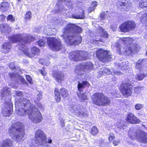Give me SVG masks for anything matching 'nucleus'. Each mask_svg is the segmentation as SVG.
Here are the masks:
<instances>
[{
    "label": "nucleus",
    "instance_id": "nucleus-29",
    "mask_svg": "<svg viewBox=\"0 0 147 147\" xmlns=\"http://www.w3.org/2000/svg\"><path fill=\"white\" fill-rule=\"evenodd\" d=\"M98 31H99L100 33H99L100 35L105 38L108 37L107 33L105 31L104 29L101 27L99 28Z\"/></svg>",
    "mask_w": 147,
    "mask_h": 147
},
{
    "label": "nucleus",
    "instance_id": "nucleus-27",
    "mask_svg": "<svg viewBox=\"0 0 147 147\" xmlns=\"http://www.w3.org/2000/svg\"><path fill=\"white\" fill-rule=\"evenodd\" d=\"M125 62H123L122 63H115V66H117L118 68L121 69H127L128 68L127 66L125 65Z\"/></svg>",
    "mask_w": 147,
    "mask_h": 147
},
{
    "label": "nucleus",
    "instance_id": "nucleus-34",
    "mask_svg": "<svg viewBox=\"0 0 147 147\" xmlns=\"http://www.w3.org/2000/svg\"><path fill=\"white\" fill-rule=\"evenodd\" d=\"M139 5L142 8L147 7V0H141Z\"/></svg>",
    "mask_w": 147,
    "mask_h": 147
},
{
    "label": "nucleus",
    "instance_id": "nucleus-48",
    "mask_svg": "<svg viewBox=\"0 0 147 147\" xmlns=\"http://www.w3.org/2000/svg\"><path fill=\"white\" fill-rule=\"evenodd\" d=\"M119 143L120 140H114L112 141L113 144L115 146L118 145Z\"/></svg>",
    "mask_w": 147,
    "mask_h": 147
},
{
    "label": "nucleus",
    "instance_id": "nucleus-6",
    "mask_svg": "<svg viewBox=\"0 0 147 147\" xmlns=\"http://www.w3.org/2000/svg\"><path fill=\"white\" fill-rule=\"evenodd\" d=\"M93 67V64L90 62H86L77 65L74 71L77 75V78L80 80L84 78V73L90 71Z\"/></svg>",
    "mask_w": 147,
    "mask_h": 147
},
{
    "label": "nucleus",
    "instance_id": "nucleus-46",
    "mask_svg": "<svg viewBox=\"0 0 147 147\" xmlns=\"http://www.w3.org/2000/svg\"><path fill=\"white\" fill-rule=\"evenodd\" d=\"M15 93L16 95L20 97H22L23 96V93L22 92L18 91H15Z\"/></svg>",
    "mask_w": 147,
    "mask_h": 147
},
{
    "label": "nucleus",
    "instance_id": "nucleus-26",
    "mask_svg": "<svg viewBox=\"0 0 147 147\" xmlns=\"http://www.w3.org/2000/svg\"><path fill=\"white\" fill-rule=\"evenodd\" d=\"M77 95L81 101H83L87 99V96L86 94L81 93L80 92L77 93Z\"/></svg>",
    "mask_w": 147,
    "mask_h": 147
},
{
    "label": "nucleus",
    "instance_id": "nucleus-51",
    "mask_svg": "<svg viewBox=\"0 0 147 147\" xmlns=\"http://www.w3.org/2000/svg\"><path fill=\"white\" fill-rule=\"evenodd\" d=\"M8 28H9V29H8L9 28H4V29L3 30V33L5 32V33H9L11 32V28L9 27V25H8Z\"/></svg>",
    "mask_w": 147,
    "mask_h": 147
},
{
    "label": "nucleus",
    "instance_id": "nucleus-2",
    "mask_svg": "<svg viewBox=\"0 0 147 147\" xmlns=\"http://www.w3.org/2000/svg\"><path fill=\"white\" fill-rule=\"evenodd\" d=\"M82 28L72 24H68L63 30L64 41L68 45H78L82 41L79 34L82 32Z\"/></svg>",
    "mask_w": 147,
    "mask_h": 147
},
{
    "label": "nucleus",
    "instance_id": "nucleus-17",
    "mask_svg": "<svg viewBox=\"0 0 147 147\" xmlns=\"http://www.w3.org/2000/svg\"><path fill=\"white\" fill-rule=\"evenodd\" d=\"M53 76L55 80L59 83H61L64 79V75L61 71H55L53 73Z\"/></svg>",
    "mask_w": 147,
    "mask_h": 147
},
{
    "label": "nucleus",
    "instance_id": "nucleus-38",
    "mask_svg": "<svg viewBox=\"0 0 147 147\" xmlns=\"http://www.w3.org/2000/svg\"><path fill=\"white\" fill-rule=\"evenodd\" d=\"M143 59H140L136 63L135 68L137 69L140 68L141 67L142 64L143 62Z\"/></svg>",
    "mask_w": 147,
    "mask_h": 147
},
{
    "label": "nucleus",
    "instance_id": "nucleus-25",
    "mask_svg": "<svg viewBox=\"0 0 147 147\" xmlns=\"http://www.w3.org/2000/svg\"><path fill=\"white\" fill-rule=\"evenodd\" d=\"M55 94L56 102H60L61 100V96L57 88L55 90Z\"/></svg>",
    "mask_w": 147,
    "mask_h": 147
},
{
    "label": "nucleus",
    "instance_id": "nucleus-37",
    "mask_svg": "<svg viewBox=\"0 0 147 147\" xmlns=\"http://www.w3.org/2000/svg\"><path fill=\"white\" fill-rule=\"evenodd\" d=\"M146 75L144 74H140L136 75V78L138 79V80H142L145 77H146Z\"/></svg>",
    "mask_w": 147,
    "mask_h": 147
},
{
    "label": "nucleus",
    "instance_id": "nucleus-54",
    "mask_svg": "<svg viewBox=\"0 0 147 147\" xmlns=\"http://www.w3.org/2000/svg\"><path fill=\"white\" fill-rule=\"evenodd\" d=\"M51 28H49L48 29V31H49V32H47L46 31H45V30H44V32L45 33V34L46 35H51V33H50V31H51Z\"/></svg>",
    "mask_w": 147,
    "mask_h": 147
},
{
    "label": "nucleus",
    "instance_id": "nucleus-7",
    "mask_svg": "<svg viewBox=\"0 0 147 147\" xmlns=\"http://www.w3.org/2000/svg\"><path fill=\"white\" fill-rule=\"evenodd\" d=\"M92 99L93 103L98 106H104L109 104L110 100L102 94L97 93L93 94Z\"/></svg>",
    "mask_w": 147,
    "mask_h": 147
},
{
    "label": "nucleus",
    "instance_id": "nucleus-44",
    "mask_svg": "<svg viewBox=\"0 0 147 147\" xmlns=\"http://www.w3.org/2000/svg\"><path fill=\"white\" fill-rule=\"evenodd\" d=\"M37 43L39 46L41 47L44 46L45 44V42L43 40L40 39Z\"/></svg>",
    "mask_w": 147,
    "mask_h": 147
},
{
    "label": "nucleus",
    "instance_id": "nucleus-31",
    "mask_svg": "<svg viewBox=\"0 0 147 147\" xmlns=\"http://www.w3.org/2000/svg\"><path fill=\"white\" fill-rule=\"evenodd\" d=\"M9 75L10 78L11 79H13L14 78L15 79V78L17 79V77H18L21 80V81L22 82H23L24 80V79L22 78L21 77L19 76L18 75L15 74L14 73H9Z\"/></svg>",
    "mask_w": 147,
    "mask_h": 147
},
{
    "label": "nucleus",
    "instance_id": "nucleus-53",
    "mask_svg": "<svg viewBox=\"0 0 147 147\" xmlns=\"http://www.w3.org/2000/svg\"><path fill=\"white\" fill-rule=\"evenodd\" d=\"M128 121L131 122V123H137L140 122V120H127Z\"/></svg>",
    "mask_w": 147,
    "mask_h": 147
},
{
    "label": "nucleus",
    "instance_id": "nucleus-40",
    "mask_svg": "<svg viewBox=\"0 0 147 147\" xmlns=\"http://www.w3.org/2000/svg\"><path fill=\"white\" fill-rule=\"evenodd\" d=\"M10 142V140H6L3 141L2 147H9V143Z\"/></svg>",
    "mask_w": 147,
    "mask_h": 147
},
{
    "label": "nucleus",
    "instance_id": "nucleus-45",
    "mask_svg": "<svg viewBox=\"0 0 147 147\" xmlns=\"http://www.w3.org/2000/svg\"><path fill=\"white\" fill-rule=\"evenodd\" d=\"M7 19L8 21L10 20L11 22H13L15 21V18L11 15H9L7 18Z\"/></svg>",
    "mask_w": 147,
    "mask_h": 147
},
{
    "label": "nucleus",
    "instance_id": "nucleus-55",
    "mask_svg": "<svg viewBox=\"0 0 147 147\" xmlns=\"http://www.w3.org/2000/svg\"><path fill=\"white\" fill-rule=\"evenodd\" d=\"M34 102L35 104H36L38 107L40 108H42L43 107L42 105L39 102H37L35 100H34Z\"/></svg>",
    "mask_w": 147,
    "mask_h": 147
},
{
    "label": "nucleus",
    "instance_id": "nucleus-61",
    "mask_svg": "<svg viewBox=\"0 0 147 147\" xmlns=\"http://www.w3.org/2000/svg\"><path fill=\"white\" fill-rule=\"evenodd\" d=\"M17 0V4L18 5H20V3L21 1L22 0Z\"/></svg>",
    "mask_w": 147,
    "mask_h": 147
},
{
    "label": "nucleus",
    "instance_id": "nucleus-12",
    "mask_svg": "<svg viewBox=\"0 0 147 147\" xmlns=\"http://www.w3.org/2000/svg\"><path fill=\"white\" fill-rule=\"evenodd\" d=\"M80 105H72L69 108L70 111L73 114L76 115L78 117L80 116L84 117L88 116V113L87 111L84 112L82 111H80Z\"/></svg>",
    "mask_w": 147,
    "mask_h": 147
},
{
    "label": "nucleus",
    "instance_id": "nucleus-5",
    "mask_svg": "<svg viewBox=\"0 0 147 147\" xmlns=\"http://www.w3.org/2000/svg\"><path fill=\"white\" fill-rule=\"evenodd\" d=\"M23 125L20 122L13 124L9 129L8 132L10 136L14 135L17 140H21L25 134Z\"/></svg>",
    "mask_w": 147,
    "mask_h": 147
},
{
    "label": "nucleus",
    "instance_id": "nucleus-3",
    "mask_svg": "<svg viewBox=\"0 0 147 147\" xmlns=\"http://www.w3.org/2000/svg\"><path fill=\"white\" fill-rule=\"evenodd\" d=\"M34 37L31 36L29 34H17L12 35L9 37V39L13 42H19L20 46V49L28 57H31L35 54H38L40 51V50L36 47H33L31 49V53L26 46V45L30 43L34 40Z\"/></svg>",
    "mask_w": 147,
    "mask_h": 147
},
{
    "label": "nucleus",
    "instance_id": "nucleus-4",
    "mask_svg": "<svg viewBox=\"0 0 147 147\" xmlns=\"http://www.w3.org/2000/svg\"><path fill=\"white\" fill-rule=\"evenodd\" d=\"M10 88L5 87L1 92L2 99L5 101L4 107L2 109V113L4 117L9 116L12 113L13 105L10 99Z\"/></svg>",
    "mask_w": 147,
    "mask_h": 147
},
{
    "label": "nucleus",
    "instance_id": "nucleus-39",
    "mask_svg": "<svg viewBox=\"0 0 147 147\" xmlns=\"http://www.w3.org/2000/svg\"><path fill=\"white\" fill-rule=\"evenodd\" d=\"M126 119H136V117L134 114L129 113L127 115Z\"/></svg>",
    "mask_w": 147,
    "mask_h": 147
},
{
    "label": "nucleus",
    "instance_id": "nucleus-20",
    "mask_svg": "<svg viewBox=\"0 0 147 147\" xmlns=\"http://www.w3.org/2000/svg\"><path fill=\"white\" fill-rule=\"evenodd\" d=\"M9 4L7 2H3L1 3L0 6V11L2 12L7 11L9 7Z\"/></svg>",
    "mask_w": 147,
    "mask_h": 147
},
{
    "label": "nucleus",
    "instance_id": "nucleus-19",
    "mask_svg": "<svg viewBox=\"0 0 147 147\" xmlns=\"http://www.w3.org/2000/svg\"><path fill=\"white\" fill-rule=\"evenodd\" d=\"M137 18H139L140 21L143 23H147V11L145 10L138 13L137 15Z\"/></svg>",
    "mask_w": 147,
    "mask_h": 147
},
{
    "label": "nucleus",
    "instance_id": "nucleus-36",
    "mask_svg": "<svg viewBox=\"0 0 147 147\" xmlns=\"http://www.w3.org/2000/svg\"><path fill=\"white\" fill-rule=\"evenodd\" d=\"M92 6L89 7L88 10L90 13L94 10L96 8V7L97 5V3L96 1L93 2L91 5Z\"/></svg>",
    "mask_w": 147,
    "mask_h": 147
},
{
    "label": "nucleus",
    "instance_id": "nucleus-1",
    "mask_svg": "<svg viewBox=\"0 0 147 147\" xmlns=\"http://www.w3.org/2000/svg\"><path fill=\"white\" fill-rule=\"evenodd\" d=\"M17 114L20 116L28 114L30 119H41L42 115L35 105H32L28 100L20 99L15 103Z\"/></svg>",
    "mask_w": 147,
    "mask_h": 147
},
{
    "label": "nucleus",
    "instance_id": "nucleus-28",
    "mask_svg": "<svg viewBox=\"0 0 147 147\" xmlns=\"http://www.w3.org/2000/svg\"><path fill=\"white\" fill-rule=\"evenodd\" d=\"M111 73V71L109 69L107 68H105L102 69L99 71L98 73L102 75V74H110Z\"/></svg>",
    "mask_w": 147,
    "mask_h": 147
},
{
    "label": "nucleus",
    "instance_id": "nucleus-50",
    "mask_svg": "<svg viewBox=\"0 0 147 147\" xmlns=\"http://www.w3.org/2000/svg\"><path fill=\"white\" fill-rule=\"evenodd\" d=\"M108 12V11H107L106 12H102L100 14V17L101 18V19L102 20L104 18V17L105 16L106 14V13Z\"/></svg>",
    "mask_w": 147,
    "mask_h": 147
},
{
    "label": "nucleus",
    "instance_id": "nucleus-11",
    "mask_svg": "<svg viewBox=\"0 0 147 147\" xmlns=\"http://www.w3.org/2000/svg\"><path fill=\"white\" fill-rule=\"evenodd\" d=\"M136 26V24L134 21H128L123 23L120 27V29L122 32H128L134 30Z\"/></svg>",
    "mask_w": 147,
    "mask_h": 147
},
{
    "label": "nucleus",
    "instance_id": "nucleus-18",
    "mask_svg": "<svg viewBox=\"0 0 147 147\" xmlns=\"http://www.w3.org/2000/svg\"><path fill=\"white\" fill-rule=\"evenodd\" d=\"M138 141L143 143H147V133L143 131H139Z\"/></svg>",
    "mask_w": 147,
    "mask_h": 147
},
{
    "label": "nucleus",
    "instance_id": "nucleus-52",
    "mask_svg": "<svg viewBox=\"0 0 147 147\" xmlns=\"http://www.w3.org/2000/svg\"><path fill=\"white\" fill-rule=\"evenodd\" d=\"M9 68L11 69H13L15 68L14 63L11 62L9 64Z\"/></svg>",
    "mask_w": 147,
    "mask_h": 147
},
{
    "label": "nucleus",
    "instance_id": "nucleus-63",
    "mask_svg": "<svg viewBox=\"0 0 147 147\" xmlns=\"http://www.w3.org/2000/svg\"><path fill=\"white\" fill-rule=\"evenodd\" d=\"M16 84H17V86L15 87L14 88H17V87L18 86V83H17Z\"/></svg>",
    "mask_w": 147,
    "mask_h": 147
},
{
    "label": "nucleus",
    "instance_id": "nucleus-21",
    "mask_svg": "<svg viewBox=\"0 0 147 147\" xmlns=\"http://www.w3.org/2000/svg\"><path fill=\"white\" fill-rule=\"evenodd\" d=\"M89 85L88 83L85 81H83L82 83L78 82V90L79 91H82L83 89L85 87H88Z\"/></svg>",
    "mask_w": 147,
    "mask_h": 147
},
{
    "label": "nucleus",
    "instance_id": "nucleus-8",
    "mask_svg": "<svg viewBox=\"0 0 147 147\" xmlns=\"http://www.w3.org/2000/svg\"><path fill=\"white\" fill-rule=\"evenodd\" d=\"M69 58L71 60L75 61L80 60H86L88 58L87 52L82 51H74L69 53Z\"/></svg>",
    "mask_w": 147,
    "mask_h": 147
},
{
    "label": "nucleus",
    "instance_id": "nucleus-15",
    "mask_svg": "<svg viewBox=\"0 0 147 147\" xmlns=\"http://www.w3.org/2000/svg\"><path fill=\"white\" fill-rule=\"evenodd\" d=\"M140 48V47L138 45L133 43L132 45L127 46L125 50V54L129 55L131 54L135 51H137Z\"/></svg>",
    "mask_w": 147,
    "mask_h": 147
},
{
    "label": "nucleus",
    "instance_id": "nucleus-57",
    "mask_svg": "<svg viewBox=\"0 0 147 147\" xmlns=\"http://www.w3.org/2000/svg\"><path fill=\"white\" fill-rule=\"evenodd\" d=\"M116 47L117 48V50L119 51H120V45L119 44L117 43L115 45Z\"/></svg>",
    "mask_w": 147,
    "mask_h": 147
},
{
    "label": "nucleus",
    "instance_id": "nucleus-33",
    "mask_svg": "<svg viewBox=\"0 0 147 147\" xmlns=\"http://www.w3.org/2000/svg\"><path fill=\"white\" fill-rule=\"evenodd\" d=\"M98 132V129L97 127L95 126H93L92 128L91 129L90 131V134L93 135L95 136L97 134Z\"/></svg>",
    "mask_w": 147,
    "mask_h": 147
},
{
    "label": "nucleus",
    "instance_id": "nucleus-47",
    "mask_svg": "<svg viewBox=\"0 0 147 147\" xmlns=\"http://www.w3.org/2000/svg\"><path fill=\"white\" fill-rule=\"evenodd\" d=\"M26 78L27 80L30 84H32V78L29 75H26Z\"/></svg>",
    "mask_w": 147,
    "mask_h": 147
},
{
    "label": "nucleus",
    "instance_id": "nucleus-10",
    "mask_svg": "<svg viewBox=\"0 0 147 147\" xmlns=\"http://www.w3.org/2000/svg\"><path fill=\"white\" fill-rule=\"evenodd\" d=\"M96 55L100 61L103 62L111 60V56L109 52L101 49H98L96 51Z\"/></svg>",
    "mask_w": 147,
    "mask_h": 147
},
{
    "label": "nucleus",
    "instance_id": "nucleus-13",
    "mask_svg": "<svg viewBox=\"0 0 147 147\" xmlns=\"http://www.w3.org/2000/svg\"><path fill=\"white\" fill-rule=\"evenodd\" d=\"M36 142L40 145H42L46 141L47 137L43 132L38 129L36 132L35 134Z\"/></svg>",
    "mask_w": 147,
    "mask_h": 147
},
{
    "label": "nucleus",
    "instance_id": "nucleus-59",
    "mask_svg": "<svg viewBox=\"0 0 147 147\" xmlns=\"http://www.w3.org/2000/svg\"><path fill=\"white\" fill-rule=\"evenodd\" d=\"M93 42L94 43H95V44H96V42H98L99 41H100V40H93Z\"/></svg>",
    "mask_w": 147,
    "mask_h": 147
},
{
    "label": "nucleus",
    "instance_id": "nucleus-9",
    "mask_svg": "<svg viewBox=\"0 0 147 147\" xmlns=\"http://www.w3.org/2000/svg\"><path fill=\"white\" fill-rule=\"evenodd\" d=\"M47 42L50 48L54 51H58L62 47L59 39L55 38H49L47 39Z\"/></svg>",
    "mask_w": 147,
    "mask_h": 147
},
{
    "label": "nucleus",
    "instance_id": "nucleus-24",
    "mask_svg": "<svg viewBox=\"0 0 147 147\" xmlns=\"http://www.w3.org/2000/svg\"><path fill=\"white\" fill-rule=\"evenodd\" d=\"M60 93L62 96L64 98H67L69 95L68 90L64 88L60 89Z\"/></svg>",
    "mask_w": 147,
    "mask_h": 147
},
{
    "label": "nucleus",
    "instance_id": "nucleus-14",
    "mask_svg": "<svg viewBox=\"0 0 147 147\" xmlns=\"http://www.w3.org/2000/svg\"><path fill=\"white\" fill-rule=\"evenodd\" d=\"M132 86L128 83L122 84L121 87V92L125 97L131 96L132 94Z\"/></svg>",
    "mask_w": 147,
    "mask_h": 147
},
{
    "label": "nucleus",
    "instance_id": "nucleus-56",
    "mask_svg": "<svg viewBox=\"0 0 147 147\" xmlns=\"http://www.w3.org/2000/svg\"><path fill=\"white\" fill-rule=\"evenodd\" d=\"M39 72L43 76H45L47 75V73L46 71L44 70H39Z\"/></svg>",
    "mask_w": 147,
    "mask_h": 147
},
{
    "label": "nucleus",
    "instance_id": "nucleus-23",
    "mask_svg": "<svg viewBox=\"0 0 147 147\" xmlns=\"http://www.w3.org/2000/svg\"><path fill=\"white\" fill-rule=\"evenodd\" d=\"M11 47V44L9 42H6L4 43L3 45V52L5 53L8 52L10 51V49Z\"/></svg>",
    "mask_w": 147,
    "mask_h": 147
},
{
    "label": "nucleus",
    "instance_id": "nucleus-41",
    "mask_svg": "<svg viewBox=\"0 0 147 147\" xmlns=\"http://www.w3.org/2000/svg\"><path fill=\"white\" fill-rule=\"evenodd\" d=\"M4 28H9L8 25L7 24H2L0 25V30L3 33V30L4 29Z\"/></svg>",
    "mask_w": 147,
    "mask_h": 147
},
{
    "label": "nucleus",
    "instance_id": "nucleus-35",
    "mask_svg": "<svg viewBox=\"0 0 147 147\" xmlns=\"http://www.w3.org/2000/svg\"><path fill=\"white\" fill-rule=\"evenodd\" d=\"M35 98L36 100L40 101L42 98V93L40 91H37L36 92Z\"/></svg>",
    "mask_w": 147,
    "mask_h": 147
},
{
    "label": "nucleus",
    "instance_id": "nucleus-60",
    "mask_svg": "<svg viewBox=\"0 0 147 147\" xmlns=\"http://www.w3.org/2000/svg\"><path fill=\"white\" fill-rule=\"evenodd\" d=\"M114 73L115 74H117V75H118V74H121V73L118 71H114Z\"/></svg>",
    "mask_w": 147,
    "mask_h": 147
},
{
    "label": "nucleus",
    "instance_id": "nucleus-42",
    "mask_svg": "<svg viewBox=\"0 0 147 147\" xmlns=\"http://www.w3.org/2000/svg\"><path fill=\"white\" fill-rule=\"evenodd\" d=\"M144 107V105L140 104H137L135 106V108L137 110H140Z\"/></svg>",
    "mask_w": 147,
    "mask_h": 147
},
{
    "label": "nucleus",
    "instance_id": "nucleus-64",
    "mask_svg": "<svg viewBox=\"0 0 147 147\" xmlns=\"http://www.w3.org/2000/svg\"><path fill=\"white\" fill-rule=\"evenodd\" d=\"M138 88H135V89H134V91L136 92V90H137V89Z\"/></svg>",
    "mask_w": 147,
    "mask_h": 147
},
{
    "label": "nucleus",
    "instance_id": "nucleus-58",
    "mask_svg": "<svg viewBox=\"0 0 147 147\" xmlns=\"http://www.w3.org/2000/svg\"><path fill=\"white\" fill-rule=\"evenodd\" d=\"M45 61V60L44 59H41L39 60V61L40 63L42 65H46L45 63L44 62Z\"/></svg>",
    "mask_w": 147,
    "mask_h": 147
},
{
    "label": "nucleus",
    "instance_id": "nucleus-30",
    "mask_svg": "<svg viewBox=\"0 0 147 147\" xmlns=\"http://www.w3.org/2000/svg\"><path fill=\"white\" fill-rule=\"evenodd\" d=\"M72 16L73 18L75 19H83L84 17V11H82L81 13V14H73L72 15Z\"/></svg>",
    "mask_w": 147,
    "mask_h": 147
},
{
    "label": "nucleus",
    "instance_id": "nucleus-16",
    "mask_svg": "<svg viewBox=\"0 0 147 147\" xmlns=\"http://www.w3.org/2000/svg\"><path fill=\"white\" fill-rule=\"evenodd\" d=\"M117 6L120 8H122L125 11H128L131 9L132 5L129 0H125L124 1L119 2Z\"/></svg>",
    "mask_w": 147,
    "mask_h": 147
},
{
    "label": "nucleus",
    "instance_id": "nucleus-22",
    "mask_svg": "<svg viewBox=\"0 0 147 147\" xmlns=\"http://www.w3.org/2000/svg\"><path fill=\"white\" fill-rule=\"evenodd\" d=\"M139 131L129 132L128 134V136L132 140L136 139L138 140L139 137Z\"/></svg>",
    "mask_w": 147,
    "mask_h": 147
},
{
    "label": "nucleus",
    "instance_id": "nucleus-49",
    "mask_svg": "<svg viewBox=\"0 0 147 147\" xmlns=\"http://www.w3.org/2000/svg\"><path fill=\"white\" fill-rule=\"evenodd\" d=\"M31 13L30 11L28 12L26 14L25 16V18L26 20L29 19L31 17Z\"/></svg>",
    "mask_w": 147,
    "mask_h": 147
},
{
    "label": "nucleus",
    "instance_id": "nucleus-32",
    "mask_svg": "<svg viewBox=\"0 0 147 147\" xmlns=\"http://www.w3.org/2000/svg\"><path fill=\"white\" fill-rule=\"evenodd\" d=\"M121 40L125 44L128 45L131 43L132 38L129 37L122 38H121Z\"/></svg>",
    "mask_w": 147,
    "mask_h": 147
},
{
    "label": "nucleus",
    "instance_id": "nucleus-43",
    "mask_svg": "<svg viewBox=\"0 0 147 147\" xmlns=\"http://www.w3.org/2000/svg\"><path fill=\"white\" fill-rule=\"evenodd\" d=\"M115 136L114 134H111V135L110 134L108 137V140L110 142H112L113 140L115 138Z\"/></svg>",
    "mask_w": 147,
    "mask_h": 147
},
{
    "label": "nucleus",
    "instance_id": "nucleus-62",
    "mask_svg": "<svg viewBox=\"0 0 147 147\" xmlns=\"http://www.w3.org/2000/svg\"><path fill=\"white\" fill-rule=\"evenodd\" d=\"M52 142V140L51 139L49 140L48 141V143H51Z\"/></svg>",
    "mask_w": 147,
    "mask_h": 147
}]
</instances>
